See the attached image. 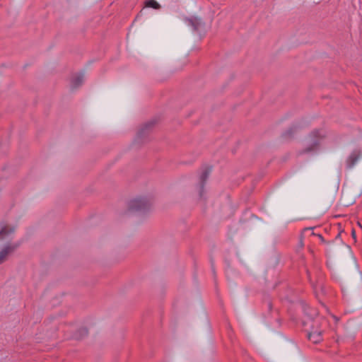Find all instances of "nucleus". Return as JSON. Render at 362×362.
<instances>
[{
  "label": "nucleus",
  "mask_w": 362,
  "mask_h": 362,
  "mask_svg": "<svg viewBox=\"0 0 362 362\" xmlns=\"http://www.w3.org/2000/svg\"><path fill=\"white\" fill-rule=\"evenodd\" d=\"M152 202L146 197H139L132 199L129 203V210L131 211L144 212L148 210Z\"/></svg>",
  "instance_id": "1"
},
{
  "label": "nucleus",
  "mask_w": 362,
  "mask_h": 362,
  "mask_svg": "<svg viewBox=\"0 0 362 362\" xmlns=\"http://www.w3.org/2000/svg\"><path fill=\"white\" fill-rule=\"evenodd\" d=\"M317 237L320 238V241L323 243H326L325 240L324 239L323 236L322 235L318 234Z\"/></svg>",
  "instance_id": "14"
},
{
  "label": "nucleus",
  "mask_w": 362,
  "mask_h": 362,
  "mask_svg": "<svg viewBox=\"0 0 362 362\" xmlns=\"http://www.w3.org/2000/svg\"><path fill=\"white\" fill-rule=\"evenodd\" d=\"M310 136L311 138V146L307 148L305 152H310L314 150L319 145L320 139L323 138L325 134L322 130L316 129L311 132Z\"/></svg>",
  "instance_id": "2"
},
{
  "label": "nucleus",
  "mask_w": 362,
  "mask_h": 362,
  "mask_svg": "<svg viewBox=\"0 0 362 362\" xmlns=\"http://www.w3.org/2000/svg\"><path fill=\"white\" fill-rule=\"evenodd\" d=\"M296 126H292L283 134V136L286 138L291 137L293 134L296 131Z\"/></svg>",
  "instance_id": "11"
},
{
  "label": "nucleus",
  "mask_w": 362,
  "mask_h": 362,
  "mask_svg": "<svg viewBox=\"0 0 362 362\" xmlns=\"http://www.w3.org/2000/svg\"><path fill=\"white\" fill-rule=\"evenodd\" d=\"M361 156L362 153L360 150L356 149L353 151L346 160V168L347 170L353 168L358 160L361 158Z\"/></svg>",
  "instance_id": "3"
},
{
  "label": "nucleus",
  "mask_w": 362,
  "mask_h": 362,
  "mask_svg": "<svg viewBox=\"0 0 362 362\" xmlns=\"http://www.w3.org/2000/svg\"><path fill=\"white\" fill-rule=\"evenodd\" d=\"M14 231L15 228L13 227L8 225L0 224V240L7 238Z\"/></svg>",
  "instance_id": "5"
},
{
  "label": "nucleus",
  "mask_w": 362,
  "mask_h": 362,
  "mask_svg": "<svg viewBox=\"0 0 362 362\" xmlns=\"http://www.w3.org/2000/svg\"><path fill=\"white\" fill-rule=\"evenodd\" d=\"M83 81V75L82 74H77L74 75L71 81V86L73 89L78 88Z\"/></svg>",
  "instance_id": "9"
},
{
  "label": "nucleus",
  "mask_w": 362,
  "mask_h": 362,
  "mask_svg": "<svg viewBox=\"0 0 362 362\" xmlns=\"http://www.w3.org/2000/svg\"><path fill=\"white\" fill-rule=\"evenodd\" d=\"M15 249V246L6 245L0 251V264L6 259L8 255L13 252Z\"/></svg>",
  "instance_id": "7"
},
{
  "label": "nucleus",
  "mask_w": 362,
  "mask_h": 362,
  "mask_svg": "<svg viewBox=\"0 0 362 362\" xmlns=\"http://www.w3.org/2000/svg\"><path fill=\"white\" fill-rule=\"evenodd\" d=\"M322 332L321 329L313 327L311 330L308 333V337L310 341L314 344H317L322 340Z\"/></svg>",
  "instance_id": "4"
},
{
  "label": "nucleus",
  "mask_w": 362,
  "mask_h": 362,
  "mask_svg": "<svg viewBox=\"0 0 362 362\" xmlns=\"http://www.w3.org/2000/svg\"><path fill=\"white\" fill-rule=\"evenodd\" d=\"M310 315H311V317H314V316L317 315V313L315 310H314V311L310 314Z\"/></svg>",
  "instance_id": "15"
},
{
  "label": "nucleus",
  "mask_w": 362,
  "mask_h": 362,
  "mask_svg": "<svg viewBox=\"0 0 362 362\" xmlns=\"http://www.w3.org/2000/svg\"><path fill=\"white\" fill-rule=\"evenodd\" d=\"M186 21L189 25L192 26L194 30H198L202 24L201 18L194 16L189 18H187Z\"/></svg>",
  "instance_id": "8"
},
{
  "label": "nucleus",
  "mask_w": 362,
  "mask_h": 362,
  "mask_svg": "<svg viewBox=\"0 0 362 362\" xmlns=\"http://www.w3.org/2000/svg\"><path fill=\"white\" fill-rule=\"evenodd\" d=\"M152 123H147L144 125V127L141 129V132L142 133L143 132H144L146 129H148V128H150L151 126H152Z\"/></svg>",
  "instance_id": "13"
},
{
  "label": "nucleus",
  "mask_w": 362,
  "mask_h": 362,
  "mask_svg": "<svg viewBox=\"0 0 362 362\" xmlns=\"http://www.w3.org/2000/svg\"><path fill=\"white\" fill-rule=\"evenodd\" d=\"M351 233H352V235H353L354 237H355V231L353 230Z\"/></svg>",
  "instance_id": "16"
},
{
  "label": "nucleus",
  "mask_w": 362,
  "mask_h": 362,
  "mask_svg": "<svg viewBox=\"0 0 362 362\" xmlns=\"http://www.w3.org/2000/svg\"><path fill=\"white\" fill-rule=\"evenodd\" d=\"M145 5L146 7L153 8L155 9H159L160 8L159 4L155 0H147L145 2Z\"/></svg>",
  "instance_id": "10"
},
{
  "label": "nucleus",
  "mask_w": 362,
  "mask_h": 362,
  "mask_svg": "<svg viewBox=\"0 0 362 362\" xmlns=\"http://www.w3.org/2000/svg\"><path fill=\"white\" fill-rule=\"evenodd\" d=\"M314 322H315V324H316V325H317V324H318V322H317V321H315V320L314 321Z\"/></svg>",
  "instance_id": "17"
},
{
  "label": "nucleus",
  "mask_w": 362,
  "mask_h": 362,
  "mask_svg": "<svg viewBox=\"0 0 362 362\" xmlns=\"http://www.w3.org/2000/svg\"><path fill=\"white\" fill-rule=\"evenodd\" d=\"M307 274H308V277H309V276H310V274H309V272H307Z\"/></svg>",
  "instance_id": "18"
},
{
  "label": "nucleus",
  "mask_w": 362,
  "mask_h": 362,
  "mask_svg": "<svg viewBox=\"0 0 362 362\" xmlns=\"http://www.w3.org/2000/svg\"><path fill=\"white\" fill-rule=\"evenodd\" d=\"M79 335L76 334L75 337L76 339H81L88 334V329L85 327H82L78 330Z\"/></svg>",
  "instance_id": "12"
},
{
  "label": "nucleus",
  "mask_w": 362,
  "mask_h": 362,
  "mask_svg": "<svg viewBox=\"0 0 362 362\" xmlns=\"http://www.w3.org/2000/svg\"><path fill=\"white\" fill-rule=\"evenodd\" d=\"M211 170V168H206L201 173V175H200V192H199L201 197L202 196L204 185L209 177Z\"/></svg>",
  "instance_id": "6"
}]
</instances>
